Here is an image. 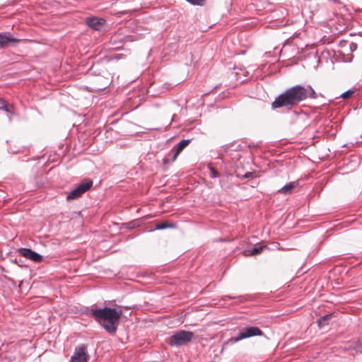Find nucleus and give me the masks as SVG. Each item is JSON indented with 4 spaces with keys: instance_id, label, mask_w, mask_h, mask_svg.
Returning <instances> with one entry per match:
<instances>
[{
    "instance_id": "11",
    "label": "nucleus",
    "mask_w": 362,
    "mask_h": 362,
    "mask_svg": "<svg viewBox=\"0 0 362 362\" xmlns=\"http://www.w3.org/2000/svg\"><path fill=\"white\" fill-rule=\"evenodd\" d=\"M168 344L171 346H181V330H178L172 335L169 339Z\"/></svg>"
},
{
    "instance_id": "23",
    "label": "nucleus",
    "mask_w": 362,
    "mask_h": 362,
    "mask_svg": "<svg viewBox=\"0 0 362 362\" xmlns=\"http://www.w3.org/2000/svg\"><path fill=\"white\" fill-rule=\"evenodd\" d=\"M252 173L247 172V173H246L244 175V177H246V178H247V177H251V176H252Z\"/></svg>"
},
{
    "instance_id": "17",
    "label": "nucleus",
    "mask_w": 362,
    "mask_h": 362,
    "mask_svg": "<svg viewBox=\"0 0 362 362\" xmlns=\"http://www.w3.org/2000/svg\"><path fill=\"white\" fill-rule=\"evenodd\" d=\"M306 89L308 90V96L311 98L315 99L317 98V95L311 86H308Z\"/></svg>"
},
{
    "instance_id": "22",
    "label": "nucleus",
    "mask_w": 362,
    "mask_h": 362,
    "mask_svg": "<svg viewBox=\"0 0 362 362\" xmlns=\"http://www.w3.org/2000/svg\"><path fill=\"white\" fill-rule=\"evenodd\" d=\"M189 139H182V149L189 144Z\"/></svg>"
},
{
    "instance_id": "4",
    "label": "nucleus",
    "mask_w": 362,
    "mask_h": 362,
    "mask_svg": "<svg viewBox=\"0 0 362 362\" xmlns=\"http://www.w3.org/2000/svg\"><path fill=\"white\" fill-rule=\"evenodd\" d=\"M263 332L262 330L257 327H245L240 329L238 334L233 338L232 340L234 342H238L240 340H243L246 338L255 337V336H262Z\"/></svg>"
},
{
    "instance_id": "21",
    "label": "nucleus",
    "mask_w": 362,
    "mask_h": 362,
    "mask_svg": "<svg viewBox=\"0 0 362 362\" xmlns=\"http://www.w3.org/2000/svg\"><path fill=\"white\" fill-rule=\"evenodd\" d=\"M210 170H211V177H216L218 175V173L215 170L214 168H211Z\"/></svg>"
},
{
    "instance_id": "2",
    "label": "nucleus",
    "mask_w": 362,
    "mask_h": 362,
    "mask_svg": "<svg viewBox=\"0 0 362 362\" xmlns=\"http://www.w3.org/2000/svg\"><path fill=\"white\" fill-rule=\"evenodd\" d=\"M308 97V90L306 88L297 85L287 89L284 93L279 95L272 103L273 109L288 107H292L298 103L305 100Z\"/></svg>"
},
{
    "instance_id": "19",
    "label": "nucleus",
    "mask_w": 362,
    "mask_h": 362,
    "mask_svg": "<svg viewBox=\"0 0 362 362\" xmlns=\"http://www.w3.org/2000/svg\"><path fill=\"white\" fill-rule=\"evenodd\" d=\"M354 92L351 90H348L347 91L343 93L341 95V97L344 99L348 98Z\"/></svg>"
},
{
    "instance_id": "24",
    "label": "nucleus",
    "mask_w": 362,
    "mask_h": 362,
    "mask_svg": "<svg viewBox=\"0 0 362 362\" xmlns=\"http://www.w3.org/2000/svg\"><path fill=\"white\" fill-rule=\"evenodd\" d=\"M107 86V83H106V84H105V85L102 88V89L105 88Z\"/></svg>"
},
{
    "instance_id": "10",
    "label": "nucleus",
    "mask_w": 362,
    "mask_h": 362,
    "mask_svg": "<svg viewBox=\"0 0 362 362\" xmlns=\"http://www.w3.org/2000/svg\"><path fill=\"white\" fill-rule=\"evenodd\" d=\"M176 227V225L174 223H170L168 221H162L160 223H156L154 224L153 228L149 230V231H154V230H164L166 228H174Z\"/></svg>"
},
{
    "instance_id": "18",
    "label": "nucleus",
    "mask_w": 362,
    "mask_h": 362,
    "mask_svg": "<svg viewBox=\"0 0 362 362\" xmlns=\"http://www.w3.org/2000/svg\"><path fill=\"white\" fill-rule=\"evenodd\" d=\"M330 317H331V315H326L323 316L322 317H321L318 321L319 326L321 327L322 325L324 323V322L329 320Z\"/></svg>"
},
{
    "instance_id": "3",
    "label": "nucleus",
    "mask_w": 362,
    "mask_h": 362,
    "mask_svg": "<svg viewBox=\"0 0 362 362\" xmlns=\"http://www.w3.org/2000/svg\"><path fill=\"white\" fill-rule=\"evenodd\" d=\"M93 181L90 179H85L73 189L66 196L67 200H72L81 197L84 193L90 189Z\"/></svg>"
},
{
    "instance_id": "20",
    "label": "nucleus",
    "mask_w": 362,
    "mask_h": 362,
    "mask_svg": "<svg viewBox=\"0 0 362 362\" xmlns=\"http://www.w3.org/2000/svg\"><path fill=\"white\" fill-rule=\"evenodd\" d=\"M8 153H13V154H14V153H17L20 152V150H19V149H16V148H11V147H10V148L8 149Z\"/></svg>"
},
{
    "instance_id": "9",
    "label": "nucleus",
    "mask_w": 362,
    "mask_h": 362,
    "mask_svg": "<svg viewBox=\"0 0 362 362\" xmlns=\"http://www.w3.org/2000/svg\"><path fill=\"white\" fill-rule=\"evenodd\" d=\"M20 40L16 37H12L10 34L4 33H0V46L1 47H6L11 45L19 42Z\"/></svg>"
},
{
    "instance_id": "8",
    "label": "nucleus",
    "mask_w": 362,
    "mask_h": 362,
    "mask_svg": "<svg viewBox=\"0 0 362 362\" xmlns=\"http://www.w3.org/2000/svg\"><path fill=\"white\" fill-rule=\"evenodd\" d=\"M105 23V21L103 18L90 16L86 19V24L87 26L97 31H100L103 28Z\"/></svg>"
},
{
    "instance_id": "6",
    "label": "nucleus",
    "mask_w": 362,
    "mask_h": 362,
    "mask_svg": "<svg viewBox=\"0 0 362 362\" xmlns=\"http://www.w3.org/2000/svg\"><path fill=\"white\" fill-rule=\"evenodd\" d=\"M18 252L22 257L33 261L34 262H41L43 260V256L35 252L30 248L21 247L18 250Z\"/></svg>"
},
{
    "instance_id": "13",
    "label": "nucleus",
    "mask_w": 362,
    "mask_h": 362,
    "mask_svg": "<svg viewBox=\"0 0 362 362\" xmlns=\"http://www.w3.org/2000/svg\"><path fill=\"white\" fill-rule=\"evenodd\" d=\"M298 185L297 182H291L287 183L284 187L278 190V193L284 194H290L292 193L293 189Z\"/></svg>"
},
{
    "instance_id": "5",
    "label": "nucleus",
    "mask_w": 362,
    "mask_h": 362,
    "mask_svg": "<svg viewBox=\"0 0 362 362\" xmlns=\"http://www.w3.org/2000/svg\"><path fill=\"white\" fill-rule=\"evenodd\" d=\"M86 349L87 346L85 344L76 346L74 355L71 357L70 362H88L89 356Z\"/></svg>"
},
{
    "instance_id": "14",
    "label": "nucleus",
    "mask_w": 362,
    "mask_h": 362,
    "mask_svg": "<svg viewBox=\"0 0 362 362\" xmlns=\"http://www.w3.org/2000/svg\"><path fill=\"white\" fill-rule=\"evenodd\" d=\"M264 248V246H262L259 244H256L255 245H254V247L251 250H245L244 255L245 256L257 255L263 251Z\"/></svg>"
},
{
    "instance_id": "16",
    "label": "nucleus",
    "mask_w": 362,
    "mask_h": 362,
    "mask_svg": "<svg viewBox=\"0 0 362 362\" xmlns=\"http://www.w3.org/2000/svg\"><path fill=\"white\" fill-rule=\"evenodd\" d=\"M181 153V141L178 142L175 146V152L173 156V160H175L178 155Z\"/></svg>"
},
{
    "instance_id": "1",
    "label": "nucleus",
    "mask_w": 362,
    "mask_h": 362,
    "mask_svg": "<svg viewBox=\"0 0 362 362\" xmlns=\"http://www.w3.org/2000/svg\"><path fill=\"white\" fill-rule=\"evenodd\" d=\"M81 313L93 317L107 332L113 334L117 329L122 311L109 307L100 308L94 305L81 308Z\"/></svg>"
},
{
    "instance_id": "12",
    "label": "nucleus",
    "mask_w": 362,
    "mask_h": 362,
    "mask_svg": "<svg viewBox=\"0 0 362 362\" xmlns=\"http://www.w3.org/2000/svg\"><path fill=\"white\" fill-rule=\"evenodd\" d=\"M0 110L7 112L9 122L12 121L11 116L14 115L13 107H9L6 100L3 99H0Z\"/></svg>"
},
{
    "instance_id": "7",
    "label": "nucleus",
    "mask_w": 362,
    "mask_h": 362,
    "mask_svg": "<svg viewBox=\"0 0 362 362\" xmlns=\"http://www.w3.org/2000/svg\"><path fill=\"white\" fill-rule=\"evenodd\" d=\"M105 62L106 61L103 59L94 62L89 69L90 74L92 76H105L107 74Z\"/></svg>"
},
{
    "instance_id": "15",
    "label": "nucleus",
    "mask_w": 362,
    "mask_h": 362,
    "mask_svg": "<svg viewBox=\"0 0 362 362\" xmlns=\"http://www.w3.org/2000/svg\"><path fill=\"white\" fill-rule=\"evenodd\" d=\"M193 336L192 332L182 330V344L190 341Z\"/></svg>"
}]
</instances>
